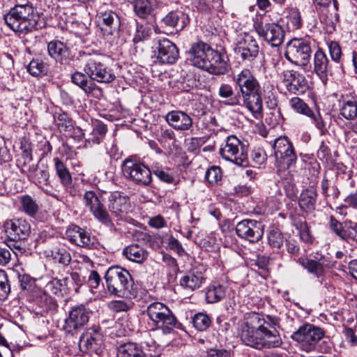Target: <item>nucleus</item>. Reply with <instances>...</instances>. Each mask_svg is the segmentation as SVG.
I'll use <instances>...</instances> for the list:
<instances>
[{
  "mask_svg": "<svg viewBox=\"0 0 357 357\" xmlns=\"http://www.w3.org/2000/svg\"><path fill=\"white\" fill-rule=\"evenodd\" d=\"M54 121L60 132L71 134L74 129V121L63 112H56L54 115Z\"/></svg>",
  "mask_w": 357,
  "mask_h": 357,
  "instance_id": "obj_36",
  "label": "nucleus"
},
{
  "mask_svg": "<svg viewBox=\"0 0 357 357\" xmlns=\"http://www.w3.org/2000/svg\"><path fill=\"white\" fill-rule=\"evenodd\" d=\"M342 100H340L341 105L340 107V115L347 120H354L357 116V104L353 96L347 99L344 96H342Z\"/></svg>",
  "mask_w": 357,
  "mask_h": 357,
  "instance_id": "obj_33",
  "label": "nucleus"
},
{
  "mask_svg": "<svg viewBox=\"0 0 357 357\" xmlns=\"http://www.w3.org/2000/svg\"><path fill=\"white\" fill-rule=\"evenodd\" d=\"M343 334L346 340L351 344V346L357 345V335L352 328L348 327L344 328Z\"/></svg>",
  "mask_w": 357,
  "mask_h": 357,
  "instance_id": "obj_60",
  "label": "nucleus"
},
{
  "mask_svg": "<svg viewBox=\"0 0 357 357\" xmlns=\"http://www.w3.org/2000/svg\"><path fill=\"white\" fill-rule=\"evenodd\" d=\"M68 281V280L67 278L62 280L54 278L47 284V287L49 289H53L54 290H65L67 288Z\"/></svg>",
  "mask_w": 357,
  "mask_h": 357,
  "instance_id": "obj_56",
  "label": "nucleus"
},
{
  "mask_svg": "<svg viewBox=\"0 0 357 357\" xmlns=\"http://www.w3.org/2000/svg\"><path fill=\"white\" fill-rule=\"evenodd\" d=\"M117 357H156L147 354L139 344L128 342L121 344L116 349Z\"/></svg>",
  "mask_w": 357,
  "mask_h": 357,
  "instance_id": "obj_29",
  "label": "nucleus"
},
{
  "mask_svg": "<svg viewBox=\"0 0 357 357\" xmlns=\"http://www.w3.org/2000/svg\"><path fill=\"white\" fill-rule=\"evenodd\" d=\"M250 321L252 326L245 321L238 323V335L243 343L259 350L280 347L282 341L275 328L278 317L252 313Z\"/></svg>",
  "mask_w": 357,
  "mask_h": 357,
  "instance_id": "obj_1",
  "label": "nucleus"
},
{
  "mask_svg": "<svg viewBox=\"0 0 357 357\" xmlns=\"http://www.w3.org/2000/svg\"><path fill=\"white\" fill-rule=\"evenodd\" d=\"M22 290H34L36 288V280L29 275H22L18 277Z\"/></svg>",
  "mask_w": 357,
  "mask_h": 357,
  "instance_id": "obj_50",
  "label": "nucleus"
},
{
  "mask_svg": "<svg viewBox=\"0 0 357 357\" xmlns=\"http://www.w3.org/2000/svg\"><path fill=\"white\" fill-rule=\"evenodd\" d=\"M102 345V334L92 328L88 329L80 337L79 342V349L82 352L98 354Z\"/></svg>",
  "mask_w": 357,
  "mask_h": 357,
  "instance_id": "obj_23",
  "label": "nucleus"
},
{
  "mask_svg": "<svg viewBox=\"0 0 357 357\" xmlns=\"http://www.w3.org/2000/svg\"><path fill=\"white\" fill-rule=\"evenodd\" d=\"M26 68L28 72L35 77L41 75H45L47 72V67L46 63L38 59H32L27 66Z\"/></svg>",
  "mask_w": 357,
  "mask_h": 357,
  "instance_id": "obj_43",
  "label": "nucleus"
},
{
  "mask_svg": "<svg viewBox=\"0 0 357 357\" xmlns=\"http://www.w3.org/2000/svg\"><path fill=\"white\" fill-rule=\"evenodd\" d=\"M153 10L151 0H136L134 3L135 14L142 19H145L151 15Z\"/></svg>",
  "mask_w": 357,
  "mask_h": 357,
  "instance_id": "obj_41",
  "label": "nucleus"
},
{
  "mask_svg": "<svg viewBox=\"0 0 357 357\" xmlns=\"http://www.w3.org/2000/svg\"><path fill=\"white\" fill-rule=\"evenodd\" d=\"M134 303L131 300H115L108 303L110 310L115 312H126L132 307Z\"/></svg>",
  "mask_w": 357,
  "mask_h": 357,
  "instance_id": "obj_47",
  "label": "nucleus"
},
{
  "mask_svg": "<svg viewBox=\"0 0 357 357\" xmlns=\"http://www.w3.org/2000/svg\"><path fill=\"white\" fill-rule=\"evenodd\" d=\"M192 322L197 330L204 331L211 326V319L206 314L199 312L194 315Z\"/></svg>",
  "mask_w": 357,
  "mask_h": 357,
  "instance_id": "obj_44",
  "label": "nucleus"
},
{
  "mask_svg": "<svg viewBox=\"0 0 357 357\" xmlns=\"http://www.w3.org/2000/svg\"><path fill=\"white\" fill-rule=\"evenodd\" d=\"M147 314L157 328L165 334L170 333L177 326V319L172 312L163 303L155 302L149 305Z\"/></svg>",
  "mask_w": 357,
  "mask_h": 357,
  "instance_id": "obj_6",
  "label": "nucleus"
},
{
  "mask_svg": "<svg viewBox=\"0 0 357 357\" xmlns=\"http://www.w3.org/2000/svg\"><path fill=\"white\" fill-rule=\"evenodd\" d=\"M314 70L323 82H326L328 75L332 74L329 61L324 52L320 50L314 54Z\"/></svg>",
  "mask_w": 357,
  "mask_h": 357,
  "instance_id": "obj_28",
  "label": "nucleus"
},
{
  "mask_svg": "<svg viewBox=\"0 0 357 357\" xmlns=\"http://www.w3.org/2000/svg\"><path fill=\"white\" fill-rule=\"evenodd\" d=\"M168 246L171 250H173L179 255H182L184 253V250L181 244L176 238H174L173 236L169 237Z\"/></svg>",
  "mask_w": 357,
  "mask_h": 357,
  "instance_id": "obj_61",
  "label": "nucleus"
},
{
  "mask_svg": "<svg viewBox=\"0 0 357 357\" xmlns=\"http://www.w3.org/2000/svg\"><path fill=\"white\" fill-rule=\"evenodd\" d=\"M268 264V257L266 256H258L252 265L257 267L259 270H261L262 273L261 274L263 275L267 273Z\"/></svg>",
  "mask_w": 357,
  "mask_h": 357,
  "instance_id": "obj_55",
  "label": "nucleus"
},
{
  "mask_svg": "<svg viewBox=\"0 0 357 357\" xmlns=\"http://www.w3.org/2000/svg\"><path fill=\"white\" fill-rule=\"evenodd\" d=\"M98 18L100 22L105 26L102 29L105 31H108V33L110 35L113 34V33L117 31L120 27V18L116 13L112 10L101 13Z\"/></svg>",
  "mask_w": 357,
  "mask_h": 357,
  "instance_id": "obj_32",
  "label": "nucleus"
},
{
  "mask_svg": "<svg viewBox=\"0 0 357 357\" xmlns=\"http://www.w3.org/2000/svg\"><path fill=\"white\" fill-rule=\"evenodd\" d=\"M248 144L241 142L234 135L227 138L225 145L220 149L222 158L237 165L246 166L248 163Z\"/></svg>",
  "mask_w": 357,
  "mask_h": 357,
  "instance_id": "obj_7",
  "label": "nucleus"
},
{
  "mask_svg": "<svg viewBox=\"0 0 357 357\" xmlns=\"http://www.w3.org/2000/svg\"><path fill=\"white\" fill-rule=\"evenodd\" d=\"M236 232L240 238L256 243L262 238L264 229L261 222L245 219L236 225Z\"/></svg>",
  "mask_w": 357,
  "mask_h": 357,
  "instance_id": "obj_18",
  "label": "nucleus"
},
{
  "mask_svg": "<svg viewBox=\"0 0 357 357\" xmlns=\"http://www.w3.org/2000/svg\"><path fill=\"white\" fill-rule=\"evenodd\" d=\"M123 255L130 261L141 262L147 257V252L137 244H132L123 250Z\"/></svg>",
  "mask_w": 357,
  "mask_h": 357,
  "instance_id": "obj_39",
  "label": "nucleus"
},
{
  "mask_svg": "<svg viewBox=\"0 0 357 357\" xmlns=\"http://www.w3.org/2000/svg\"><path fill=\"white\" fill-rule=\"evenodd\" d=\"M86 73L75 72L71 75L72 82L81 88L87 94L92 93L98 89L97 85L90 78L86 77Z\"/></svg>",
  "mask_w": 357,
  "mask_h": 357,
  "instance_id": "obj_34",
  "label": "nucleus"
},
{
  "mask_svg": "<svg viewBox=\"0 0 357 357\" xmlns=\"http://www.w3.org/2000/svg\"><path fill=\"white\" fill-rule=\"evenodd\" d=\"M165 120L176 130H188L192 126L191 117L182 111L175 110L168 112L165 116Z\"/></svg>",
  "mask_w": 357,
  "mask_h": 357,
  "instance_id": "obj_25",
  "label": "nucleus"
},
{
  "mask_svg": "<svg viewBox=\"0 0 357 357\" xmlns=\"http://www.w3.org/2000/svg\"><path fill=\"white\" fill-rule=\"evenodd\" d=\"M154 55L162 63L172 64L178 58V50L176 45L167 38L158 40L155 43Z\"/></svg>",
  "mask_w": 357,
  "mask_h": 357,
  "instance_id": "obj_19",
  "label": "nucleus"
},
{
  "mask_svg": "<svg viewBox=\"0 0 357 357\" xmlns=\"http://www.w3.org/2000/svg\"><path fill=\"white\" fill-rule=\"evenodd\" d=\"M311 53L309 42L303 39L294 38L287 43L284 56L291 63L305 67L309 63Z\"/></svg>",
  "mask_w": 357,
  "mask_h": 357,
  "instance_id": "obj_11",
  "label": "nucleus"
},
{
  "mask_svg": "<svg viewBox=\"0 0 357 357\" xmlns=\"http://www.w3.org/2000/svg\"><path fill=\"white\" fill-rule=\"evenodd\" d=\"M49 55L56 61L63 63L68 56V49L61 41L52 40L47 44Z\"/></svg>",
  "mask_w": 357,
  "mask_h": 357,
  "instance_id": "obj_31",
  "label": "nucleus"
},
{
  "mask_svg": "<svg viewBox=\"0 0 357 357\" xmlns=\"http://www.w3.org/2000/svg\"><path fill=\"white\" fill-rule=\"evenodd\" d=\"M259 45L252 36L248 34L238 36L234 52L245 65L252 66L259 55Z\"/></svg>",
  "mask_w": 357,
  "mask_h": 357,
  "instance_id": "obj_13",
  "label": "nucleus"
},
{
  "mask_svg": "<svg viewBox=\"0 0 357 357\" xmlns=\"http://www.w3.org/2000/svg\"><path fill=\"white\" fill-rule=\"evenodd\" d=\"M66 238L79 247H89L92 244L90 235L81 227L73 225L66 232Z\"/></svg>",
  "mask_w": 357,
  "mask_h": 357,
  "instance_id": "obj_27",
  "label": "nucleus"
},
{
  "mask_svg": "<svg viewBox=\"0 0 357 357\" xmlns=\"http://www.w3.org/2000/svg\"><path fill=\"white\" fill-rule=\"evenodd\" d=\"M10 160V151L6 146L3 138L0 136V162H6Z\"/></svg>",
  "mask_w": 357,
  "mask_h": 357,
  "instance_id": "obj_58",
  "label": "nucleus"
},
{
  "mask_svg": "<svg viewBox=\"0 0 357 357\" xmlns=\"http://www.w3.org/2000/svg\"><path fill=\"white\" fill-rule=\"evenodd\" d=\"M83 202L96 220L107 227L113 226L112 218L96 192L86 191L83 195Z\"/></svg>",
  "mask_w": 357,
  "mask_h": 357,
  "instance_id": "obj_15",
  "label": "nucleus"
},
{
  "mask_svg": "<svg viewBox=\"0 0 357 357\" xmlns=\"http://www.w3.org/2000/svg\"><path fill=\"white\" fill-rule=\"evenodd\" d=\"M317 192L314 188L310 187L301 192L298 201L300 208L305 212H311L315 209Z\"/></svg>",
  "mask_w": 357,
  "mask_h": 357,
  "instance_id": "obj_30",
  "label": "nucleus"
},
{
  "mask_svg": "<svg viewBox=\"0 0 357 357\" xmlns=\"http://www.w3.org/2000/svg\"><path fill=\"white\" fill-rule=\"evenodd\" d=\"M253 28L259 38L273 47H279L284 42L285 32L283 27L267 12L255 15Z\"/></svg>",
  "mask_w": 357,
  "mask_h": 357,
  "instance_id": "obj_4",
  "label": "nucleus"
},
{
  "mask_svg": "<svg viewBox=\"0 0 357 357\" xmlns=\"http://www.w3.org/2000/svg\"><path fill=\"white\" fill-rule=\"evenodd\" d=\"M20 149L22 150L21 157L23 161L22 162L20 160H18L17 165L22 173L23 168L26 169V168H29V166H31L30 163L33 160L32 149L31 144L27 140L24 139L20 142Z\"/></svg>",
  "mask_w": 357,
  "mask_h": 357,
  "instance_id": "obj_37",
  "label": "nucleus"
},
{
  "mask_svg": "<svg viewBox=\"0 0 357 357\" xmlns=\"http://www.w3.org/2000/svg\"><path fill=\"white\" fill-rule=\"evenodd\" d=\"M203 281L204 277L202 273H197L196 274L195 269H193L191 273L183 277L180 282L183 287L194 290L195 289L199 288Z\"/></svg>",
  "mask_w": 357,
  "mask_h": 357,
  "instance_id": "obj_40",
  "label": "nucleus"
},
{
  "mask_svg": "<svg viewBox=\"0 0 357 357\" xmlns=\"http://www.w3.org/2000/svg\"><path fill=\"white\" fill-rule=\"evenodd\" d=\"M105 278L108 290H117L118 287L127 289L129 287V281H132L129 272L119 266L109 268L105 273Z\"/></svg>",
  "mask_w": 357,
  "mask_h": 357,
  "instance_id": "obj_20",
  "label": "nucleus"
},
{
  "mask_svg": "<svg viewBox=\"0 0 357 357\" xmlns=\"http://www.w3.org/2000/svg\"><path fill=\"white\" fill-rule=\"evenodd\" d=\"M154 174L163 182L169 184L176 183L174 177L171 174H169V172L164 169H157L156 170L154 171Z\"/></svg>",
  "mask_w": 357,
  "mask_h": 357,
  "instance_id": "obj_54",
  "label": "nucleus"
},
{
  "mask_svg": "<svg viewBox=\"0 0 357 357\" xmlns=\"http://www.w3.org/2000/svg\"><path fill=\"white\" fill-rule=\"evenodd\" d=\"M20 203L21 210L31 217H34L39 211L38 204L30 195L21 196Z\"/></svg>",
  "mask_w": 357,
  "mask_h": 357,
  "instance_id": "obj_38",
  "label": "nucleus"
},
{
  "mask_svg": "<svg viewBox=\"0 0 357 357\" xmlns=\"http://www.w3.org/2000/svg\"><path fill=\"white\" fill-rule=\"evenodd\" d=\"M328 49L332 59L335 62H339L342 55L340 45L335 41H332L328 44Z\"/></svg>",
  "mask_w": 357,
  "mask_h": 357,
  "instance_id": "obj_53",
  "label": "nucleus"
},
{
  "mask_svg": "<svg viewBox=\"0 0 357 357\" xmlns=\"http://www.w3.org/2000/svg\"><path fill=\"white\" fill-rule=\"evenodd\" d=\"M251 158L255 165H262L267 159L265 151L261 148H255L252 151Z\"/></svg>",
  "mask_w": 357,
  "mask_h": 357,
  "instance_id": "obj_52",
  "label": "nucleus"
},
{
  "mask_svg": "<svg viewBox=\"0 0 357 357\" xmlns=\"http://www.w3.org/2000/svg\"><path fill=\"white\" fill-rule=\"evenodd\" d=\"M300 237L301 239L305 243L312 241V236L305 222L301 223Z\"/></svg>",
  "mask_w": 357,
  "mask_h": 357,
  "instance_id": "obj_62",
  "label": "nucleus"
},
{
  "mask_svg": "<svg viewBox=\"0 0 357 357\" xmlns=\"http://www.w3.org/2000/svg\"><path fill=\"white\" fill-rule=\"evenodd\" d=\"M329 227L333 233H335L341 239L344 240L346 230L344 224L343 225L333 216H331L329 220Z\"/></svg>",
  "mask_w": 357,
  "mask_h": 357,
  "instance_id": "obj_48",
  "label": "nucleus"
},
{
  "mask_svg": "<svg viewBox=\"0 0 357 357\" xmlns=\"http://www.w3.org/2000/svg\"><path fill=\"white\" fill-rule=\"evenodd\" d=\"M345 235L344 241L352 240L357 242V222L353 224L351 220L344 221Z\"/></svg>",
  "mask_w": 357,
  "mask_h": 357,
  "instance_id": "obj_49",
  "label": "nucleus"
},
{
  "mask_svg": "<svg viewBox=\"0 0 357 357\" xmlns=\"http://www.w3.org/2000/svg\"><path fill=\"white\" fill-rule=\"evenodd\" d=\"M298 262L305 269L311 274H313L317 278H322L326 272V269L330 267L329 264L324 257L320 258L318 261L308 259L299 258Z\"/></svg>",
  "mask_w": 357,
  "mask_h": 357,
  "instance_id": "obj_26",
  "label": "nucleus"
},
{
  "mask_svg": "<svg viewBox=\"0 0 357 357\" xmlns=\"http://www.w3.org/2000/svg\"><path fill=\"white\" fill-rule=\"evenodd\" d=\"M207 357H231V354L225 349H212L208 352Z\"/></svg>",
  "mask_w": 357,
  "mask_h": 357,
  "instance_id": "obj_64",
  "label": "nucleus"
},
{
  "mask_svg": "<svg viewBox=\"0 0 357 357\" xmlns=\"http://www.w3.org/2000/svg\"><path fill=\"white\" fill-rule=\"evenodd\" d=\"M6 24L15 32L31 31L36 26L37 16L29 3L17 4L4 15Z\"/></svg>",
  "mask_w": 357,
  "mask_h": 357,
  "instance_id": "obj_5",
  "label": "nucleus"
},
{
  "mask_svg": "<svg viewBox=\"0 0 357 357\" xmlns=\"http://www.w3.org/2000/svg\"><path fill=\"white\" fill-rule=\"evenodd\" d=\"M234 82L242 96L243 105L252 116L259 119L263 116V101L261 85L251 70L243 69L234 77Z\"/></svg>",
  "mask_w": 357,
  "mask_h": 357,
  "instance_id": "obj_3",
  "label": "nucleus"
},
{
  "mask_svg": "<svg viewBox=\"0 0 357 357\" xmlns=\"http://www.w3.org/2000/svg\"><path fill=\"white\" fill-rule=\"evenodd\" d=\"M205 177L210 183H217L222 178L221 169L215 166L211 167L206 171Z\"/></svg>",
  "mask_w": 357,
  "mask_h": 357,
  "instance_id": "obj_51",
  "label": "nucleus"
},
{
  "mask_svg": "<svg viewBox=\"0 0 357 357\" xmlns=\"http://www.w3.org/2000/svg\"><path fill=\"white\" fill-rule=\"evenodd\" d=\"M289 105L296 112L305 115L306 116H312L313 111L308 105L300 98L294 97L289 100Z\"/></svg>",
  "mask_w": 357,
  "mask_h": 357,
  "instance_id": "obj_42",
  "label": "nucleus"
},
{
  "mask_svg": "<svg viewBox=\"0 0 357 357\" xmlns=\"http://www.w3.org/2000/svg\"><path fill=\"white\" fill-rule=\"evenodd\" d=\"M190 22L189 15L183 7L169 11L162 19V23L165 26L173 28L176 31L184 29Z\"/></svg>",
  "mask_w": 357,
  "mask_h": 357,
  "instance_id": "obj_24",
  "label": "nucleus"
},
{
  "mask_svg": "<svg viewBox=\"0 0 357 357\" xmlns=\"http://www.w3.org/2000/svg\"><path fill=\"white\" fill-rule=\"evenodd\" d=\"M283 82L287 89L292 93H304L308 89V82L305 77L296 70H286L283 73Z\"/></svg>",
  "mask_w": 357,
  "mask_h": 357,
  "instance_id": "obj_22",
  "label": "nucleus"
},
{
  "mask_svg": "<svg viewBox=\"0 0 357 357\" xmlns=\"http://www.w3.org/2000/svg\"><path fill=\"white\" fill-rule=\"evenodd\" d=\"M225 297V291H205V298L208 303H215Z\"/></svg>",
  "mask_w": 357,
  "mask_h": 357,
  "instance_id": "obj_57",
  "label": "nucleus"
},
{
  "mask_svg": "<svg viewBox=\"0 0 357 357\" xmlns=\"http://www.w3.org/2000/svg\"><path fill=\"white\" fill-rule=\"evenodd\" d=\"M51 257L55 262L67 266L71 261L70 253L64 248H56L51 251Z\"/></svg>",
  "mask_w": 357,
  "mask_h": 357,
  "instance_id": "obj_45",
  "label": "nucleus"
},
{
  "mask_svg": "<svg viewBox=\"0 0 357 357\" xmlns=\"http://www.w3.org/2000/svg\"><path fill=\"white\" fill-rule=\"evenodd\" d=\"M317 155L319 160L327 162L331 156V150L324 142H321Z\"/></svg>",
  "mask_w": 357,
  "mask_h": 357,
  "instance_id": "obj_59",
  "label": "nucleus"
},
{
  "mask_svg": "<svg viewBox=\"0 0 357 357\" xmlns=\"http://www.w3.org/2000/svg\"><path fill=\"white\" fill-rule=\"evenodd\" d=\"M91 314V311L83 305L72 308L65 319L64 330L68 333H76L89 322Z\"/></svg>",
  "mask_w": 357,
  "mask_h": 357,
  "instance_id": "obj_17",
  "label": "nucleus"
},
{
  "mask_svg": "<svg viewBox=\"0 0 357 357\" xmlns=\"http://www.w3.org/2000/svg\"><path fill=\"white\" fill-rule=\"evenodd\" d=\"M108 208L118 220H123L130 210V199L123 193L116 191L108 198Z\"/></svg>",
  "mask_w": 357,
  "mask_h": 357,
  "instance_id": "obj_21",
  "label": "nucleus"
},
{
  "mask_svg": "<svg viewBox=\"0 0 357 357\" xmlns=\"http://www.w3.org/2000/svg\"><path fill=\"white\" fill-rule=\"evenodd\" d=\"M218 94L222 98L225 99L224 103L226 105L236 106L241 103L239 95L234 94L233 88L229 84H222L219 88Z\"/></svg>",
  "mask_w": 357,
  "mask_h": 357,
  "instance_id": "obj_35",
  "label": "nucleus"
},
{
  "mask_svg": "<svg viewBox=\"0 0 357 357\" xmlns=\"http://www.w3.org/2000/svg\"><path fill=\"white\" fill-rule=\"evenodd\" d=\"M22 174H24L31 182L41 189L46 195L56 197V195L52 192L49 168L47 165L38 166L32 164L26 169L23 168Z\"/></svg>",
  "mask_w": 357,
  "mask_h": 357,
  "instance_id": "obj_14",
  "label": "nucleus"
},
{
  "mask_svg": "<svg viewBox=\"0 0 357 357\" xmlns=\"http://www.w3.org/2000/svg\"><path fill=\"white\" fill-rule=\"evenodd\" d=\"M149 225L153 228L160 229L165 227V220L162 216L158 215L149 219Z\"/></svg>",
  "mask_w": 357,
  "mask_h": 357,
  "instance_id": "obj_63",
  "label": "nucleus"
},
{
  "mask_svg": "<svg viewBox=\"0 0 357 357\" xmlns=\"http://www.w3.org/2000/svg\"><path fill=\"white\" fill-rule=\"evenodd\" d=\"M268 241L272 248L279 250L284 243L282 232L278 229L271 230L268 236Z\"/></svg>",
  "mask_w": 357,
  "mask_h": 357,
  "instance_id": "obj_46",
  "label": "nucleus"
},
{
  "mask_svg": "<svg viewBox=\"0 0 357 357\" xmlns=\"http://www.w3.org/2000/svg\"><path fill=\"white\" fill-rule=\"evenodd\" d=\"M275 163L280 169L294 167L297 156L293 144L286 136H281L275 140L273 146Z\"/></svg>",
  "mask_w": 357,
  "mask_h": 357,
  "instance_id": "obj_9",
  "label": "nucleus"
},
{
  "mask_svg": "<svg viewBox=\"0 0 357 357\" xmlns=\"http://www.w3.org/2000/svg\"><path fill=\"white\" fill-rule=\"evenodd\" d=\"M190 63L214 75H222L227 70V56L212 49L207 43L199 41L192 44L187 52Z\"/></svg>",
  "mask_w": 357,
  "mask_h": 357,
  "instance_id": "obj_2",
  "label": "nucleus"
},
{
  "mask_svg": "<svg viewBox=\"0 0 357 357\" xmlns=\"http://www.w3.org/2000/svg\"><path fill=\"white\" fill-rule=\"evenodd\" d=\"M7 236L8 245L21 250L22 241L26 239L30 234L31 227L28 222L23 219L7 220L4 225Z\"/></svg>",
  "mask_w": 357,
  "mask_h": 357,
  "instance_id": "obj_12",
  "label": "nucleus"
},
{
  "mask_svg": "<svg viewBox=\"0 0 357 357\" xmlns=\"http://www.w3.org/2000/svg\"><path fill=\"white\" fill-rule=\"evenodd\" d=\"M122 172L127 180L140 186H148L152 181L150 169L144 163L130 158L123 161Z\"/></svg>",
  "mask_w": 357,
  "mask_h": 357,
  "instance_id": "obj_10",
  "label": "nucleus"
},
{
  "mask_svg": "<svg viewBox=\"0 0 357 357\" xmlns=\"http://www.w3.org/2000/svg\"><path fill=\"white\" fill-rule=\"evenodd\" d=\"M84 71L93 82L110 83L116 79L113 70L97 59H89L84 65Z\"/></svg>",
  "mask_w": 357,
  "mask_h": 357,
  "instance_id": "obj_16",
  "label": "nucleus"
},
{
  "mask_svg": "<svg viewBox=\"0 0 357 357\" xmlns=\"http://www.w3.org/2000/svg\"><path fill=\"white\" fill-rule=\"evenodd\" d=\"M324 336V331L310 324L301 326L293 333L291 338L299 344L300 348L307 352L313 351L317 344Z\"/></svg>",
  "mask_w": 357,
  "mask_h": 357,
  "instance_id": "obj_8",
  "label": "nucleus"
}]
</instances>
